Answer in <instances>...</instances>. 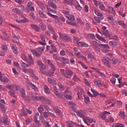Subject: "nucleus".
Wrapping results in <instances>:
<instances>
[{"label":"nucleus","instance_id":"23","mask_svg":"<svg viewBox=\"0 0 127 127\" xmlns=\"http://www.w3.org/2000/svg\"><path fill=\"white\" fill-rule=\"evenodd\" d=\"M48 81L50 84H51V85H56V81L50 78H48Z\"/></svg>","mask_w":127,"mask_h":127},{"label":"nucleus","instance_id":"4","mask_svg":"<svg viewBox=\"0 0 127 127\" xmlns=\"http://www.w3.org/2000/svg\"><path fill=\"white\" fill-rule=\"evenodd\" d=\"M99 49H101V51L103 53L106 54V53H108L109 52V50L107 48L109 49L110 47L108 45H104V44H99Z\"/></svg>","mask_w":127,"mask_h":127},{"label":"nucleus","instance_id":"39","mask_svg":"<svg viewBox=\"0 0 127 127\" xmlns=\"http://www.w3.org/2000/svg\"><path fill=\"white\" fill-rule=\"evenodd\" d=\"M69 104H70V105H71V109H72V110L73 111V112H74L75 113H76L77 110L76 109V107H75V104H74V103H72L71 102H69Z\"/></svg>","mask_w":127,"mask_h":127},{"label":"nucleus","instance_id":"33","mask_svg":"<svg viewBox=\"0 0 127 127\" xmlns=\"http://www.w3.org/2000/svg\"><path fill=\"white\" fill-rule=\"evenodd\" d=\"M47 63H48V64H49V65H51V67L52 70H55V67L52 64V62H51V61H50L49 60H47Z\"/></svg>","mask_w":127,"mask_h":127},{"label":"nucleus","instance_id":"47","mask_svg":"<svg viewBox=\"0 0 127 127\" xmlns=\"http://www.w3.org/2000/svg\"><path fill=\"white\" fill-rule=\"evenodd\" d=\"M60 61H65L66 62H69V60L67 58H65L63 57H60Z\"/></svg>","mask_w":127,"mask_h":127},{"label":"nucleus","instance_id":"41","mask_svg":"<svg viewBox=\"0 0 127 127\" xmlns=\"http://www.w3.org/2000/svg\"><path fill=\"white\" fill-rule=\"evenodd\" d=\"M73 81H74V82H77V81H80V79H79V77L77 76V75L76 74H74V75L72 77Z\"/></svg>","mask_w":127,"mask_h":127},{"label":"nucleus","instance_id":"52","mask_svg":"<svg viewBox=\"0 0 127 127\" xmlns=\"http://www.w3.org/2000/svg\"><path fill=\"white\" fill-rule=\"evenodd\" d=\"M44 103L46 105H50L51 104V101L49 99L46 98V99H45V101L44 102Z\"/></svg>","mask_w":127,"mask_h":127},{"label":"nucleus","instance_id":"19","mask_svg":"<svg viewBox=\"0 0 127 127\" xmlns=\"http://www.w3.org/2000/svg\"><path fill=\"white\" fill-rule=\"evenodd\" d=\"M0 80L1 82H2V83H4V84H6L7 82H9V79L5 77H0Z\"/></svg>","mask_w":127,"mask_h":127},{"label":"nucleus","instance_id":"29","mask_svg":"<svg viewBox=\"0 0 127 127\" xmlns=\"http://www.w3.org/2000/svg\"><path fill=\"white\" fill-rule=\"evenodd\" d=\"M118 23L119 25H121L124 27V28H126V29H127V26L125 24V22L122 20H120L118 21Z\"/></svg>","mask_w":127,"mask_h":127},{"label":"nucleus","instance_id":"49","mask_svg":"<svg viewBox=\"0 0 127 127\" xmlns=\"http://www.w3.org/2000/svg\"><path fill=\"white\" fill-rule=\"evenodd\" d=\"M64 97L66 98V99H67V100H71L72 99V96L71 95H69V93H67L64 95Z\"/></svg>","mask_w":127,"mask_h":127},{"label":"nucleus","instance_id":"12","mask_svg":"<svg viewBox=\"0 0 127 127\" xmlns=\"http://www.w3.org/2000/svg\"><path fill=\"white\" fill-rule=\"evenodd\" d=\"M87 58L88 59H89L91 61H94V60H96V58L95 57V56L93 55L91 52H88V53L87 54Z\"/></svg>","mask_w":127,"mask_h":127},{"label":"nucleus","instance_id":"51","mask_svg":"<svg viewBox=\"0 0 127 127\" xmlns=\"http://www.w3.org/2000/svg\"><path fill=\"white\" fill-rule=\"evenodd\" d=\"M21 66L22 68H26V67H28V66H29V64H26L24 62H22L21 64Z\"/></svg>","mask_w":127,"mask_h":127},{"label":"nucleus","instance_id":"26","mask_svg":"<svg viewBox=\"0 0 127 127\" xmlns=\"http://www.w3.org/2000/svg\"><path fill=\"white\" fill-rule=\"evenodd\" d=\"M0 108L1 109V111L2 112L3 114H4L5 112H6V109L4 107V105L1 103H0Z\"/></svg>","mask_w":127,"mask_h":127},{"label":"nucleus","instance_id":"5","mask_svg":"<svg viewBox=\"0 0 127 127\" xmlns=\"http://www.w3.org/2000/svg\"><path fill=\"white\" fill-rule=\"evenodd\" d=\"M102 34L104 35V36H106V37H108L109 39H112L111 38V33L109 31L107 30V27L105 26H103L102 27Z\"/></svg>","mask_w":127,"mask_h":127},{"label":"nucleus","instance_id":"18","mask_svg":"<svg viewBox=\"0 0 127 127\" xmlns=\"http://www.w3.org/2000/svg\"><path fill=\"white\" fill-rule=\"evenodd\" d=\"M28 84L29 85V86H30V87H31V88L34 90V91H38V88H37V87H36V86L33 84L32 83V82H28Z\"/></svg>","mask_w":127,"mask_h":127},{"label":"nucleus","instance_id":"32","mask_svg":"<svg viewBox=\"0 0 127 127\" xmlns=\"http://www.w3.org/2000/svg\"><path fill=\"white\" fill-rule=\"evenodd\" d=\"M64 2L69 5H73V1L72 0H64Z\"/></svg>","mask_w":127,"mask_h":127},{"label":"nucleus","instance_id":"61","mask_svg":"<svg viewBox=\"0 0 127 127\" xmlns=\"http://www.w3.org/2000/svg\"><path fill=\"white\" fill-rule=\"evenodd\" d=\"M1 48L3 51H6L7 50V46L3 45L1 46Z\"/></svg>","mask_w":127,"mask_h":127},{"label":"nucleus","instance_id":"24","mask_svg":"<svg viewBox=\"0 0 127 127\" xmlns=\"http://www.w3.org/2000/svg\"><path fill=\"white\" fill-rule=\"evenodd\" d=\"M109 43V45L112 47H115V46H117V45H118V43L115 41H111Z\"/></svg>","mask_w":127,"mask_h":127},{"label":"nucleus","instance_id":"56","mask_svg":"<svg viewBox=\"0 0 127 127\" xmlns=\"http://www.w3.org/2000/svg\"><path fill=\"white\" fill-rule=\"evenodd\" d=\"M38 117H39V113H36L34 117V121L35 123L36 122L38 121V120H37V118H38Z\"/></svg>","mask_w":127,"mask_h":127},{"label":"nucleus","instance_id":"7","mask_svg":"<svg viewBox=\"0 0 127 127\" xmlns=\"http://www.w3.org/2000/svg\"><path fill=\"white\" fill-rule=\"evenodd\" d=\"M91 46L95 51H97V52H100V51H101L99 45H98V43H97L96 41L91 42Z\"/></svg>","mask_w":127,"mask_h":127},{"label":"nucleus","instance_id":"2","mask_svg":"<svg viewBox=\"0 0 127 127\" xmlns=\"http://www.w3.org/2000/svg\"><path fill=\"white\" fill-rule=\"evenodd\" d=\"M61 73L64 78L68 79L69 76H73L74 72L71 69L65 68V69H61Z\"/></svg>","mask_w":127,"mask_h":127},{"label":"nucleus","instance_id":"48","mask_svg":"<svg viewBox=\"0 0 127 127\" xmlns=\"http://www.w3.org/2000/svg\"><path fill=\"white\" fill-rule=\"evenodd\" d=\"M52 34H53V39H55L56 41H57V36H56V33H55V31L52 32Z\"/></svg>","mask_w":127,"mask_h":127},{"label":"nucleus","instance_id":"27","mask_svg":"<svg viewBox=\"0 0 127 127\" xmlns=\"http://www.w3.org/2000/svg\"><path fill=\"white\" fill-rule=\"evenodd\" d=\"M94 83L95 85H96V86H98V87H101V86H102L100 80L94 79Z\"/></svg>","mask_w":127,"mask_h":127},{"label":"nucleus","instance_id":"34","mask_svg":"<svg viewBox=\"0 0 127 127\" xmlns=\"http://www.w3.org/2000/svg\"><path fill=\"white\" fill-rule=\"evenodd\" d=\"M39 13L40 16H41V17H43V18H47V17L45 15V14H44V13H43V11L42 10H40L39 11Z\"/></svg>","mask_w":127,"mask_h":127},{"label":"nucleus","instance_id":"60","mask_svg":"<svg viewBox=\"0 0 127 127\" xmlns=\"http://www.w3.org/2000/svg\"><path fill=\"white\" fill-rule=\"evenodd\" d=\"M113 103V99H108V100L105 101V104L106 105H110Z\"/></svg>","mask_w":127,"mask_h":127},{"label":"nucleus","instance_id":"55","mask_svg":"<svg viewBox=\"0 0 127 127\" xmlns=\"http://www.w3.org/2000/svg\"><path fill=\"white\" fill-rule=\"evenodd\" d=\"M75 55L77 57V58L79 59H80L81 57L83 56L80 52L75 53Z\"/></svg>","mask_w":127,"mask_h":127},{"label":"nucleus","instance_id":"9","mask_svg":"<svg viewBox=\"0 0 127 127\" xmlns=\"http://www.w3.org/2000/svg\"><path fill=\"white\" fill-rule=\"evenodd\" d=\"M27 113L29 115L32 114V111H30L28 109L25 108L22 109V113L20 114V116H27Z\"/></svg>","mask_w":127,"mask_h":127},{"label":"nucleus","instance_id":"22","mask_svg":"<svg viewBox=\"0 0 127 127\" xmlns=\"http://www.w3.org/2000/svg\"><path fill=\"white\" fill-rule=\"evenodd\" d=\"M66 18H68L69 20L70 21H74L75 20V17L73 16V15H67L66 16Z\"/></svg>","mask_w":127,"mask_h":127},{"label":"nucleus","instance_id":"15","mask_svg":"<svg viewBox=\"0 0 127 127\" xmlns=\"http://www.w3.org/2000/svg\"><path fill=\"white\" fill-rule=\"evenodd\" d=\"M28 60H27V62L29 63V65L31 66L32 65H34V62L33 61V59H32V57L31 55L28 56Z\"/></svg>","mask_w":127,"mask_h":127},{"label":"nucleus","instance_id":"40","mask_svg":"<svg viewBox=\"0 0 127 127\" xmlns=\"http://www.w3.org/2000/svg\"><path fill=\"white\" fill-rule=\"evenodd\" d=\"M55 70H54L52 69V70H50L47 72L48 76H50L51 77V76H53V74H54V71Z\"/></svg>","mask_w":127,"mask_h":127},{"label":"nucleus","instance_id":"44","mask_svg":"<svg viewBox=\"0 0 127 127\" xmlns=\"http://www.w3.org/2000/svg\"><path fill=\"white\" fill-rule=\"evenodd\" d=\"M33 53L35 54L36 56L37 57H40V56H41V53H38V51H36V50H33Z\"/></svg>","mask_w":127,"mask_h":127},{"label":"nucleus","instance_id":"1","mask_svg":"<svg viewBox=\"0 0 127 127\" xmlns=\"http://www.w3.org/2000/svg\"><path fill=\"white\" fill-rule=\"evenodd\" d=\"M6 87L7 88V89H9V90H10L9 92V94L10 95V96H11V97H14V98H15V97L14 96V92H15V91H18V89H19V86H17L15 84H7L6 85Z\"/></svg>","mask_w":127,"mask_h":127},{"label":"nucleus","instance_id":"42","mask_svg":"<svg viewBox=\"0 0 127 127\" xmlns=\"http://www.w3.org/2000/svg\"><path fill=\"white\" fill-rule=\"evenodd\" d=\"M52 17L55 18V22L56 23H57L60 20V18H59L58 16L52 15Z\"/></svg>","mask_w":127,"mask_h":127},{"label":"nucleus","instance_id":"43","mask_svg":"<svg viewBox=\"0 0 127 127\" xmlns=\"http://www.w3.org/2000/svg\"><path fill=\"white\" fill-rule=\"evenodd\" d=\"M91 92L93 93V98H96V97H97V96H99V92L93 90V89H91Z\"/></svg>","mask_w":127,"mask_h":127},{"label":"nucleus","instance_id":"45","mask_svg":"<svg viewBox=\"0 0 127 127\" xmlns=\"http://www.w3.org/2000/svg\"><path fill=\"white\" fill-rule=\"evenodd\" d=\"M103 19H101L100 17H94V20L97 23H100L101 22V20H103Z\"/></svg>","mask_w":127,"mask_h":127},{"label":"nucleus","instance_id":"62","mask_svg":"<svg viewBox=\"0 0 127 127\" xmlns=\"http://www.w3.org/2000/svg\"><path fill=\"white\" fill-rule=\"evenodd\" d=\"M46 99V97L43 96L39 97V101H41L42 103H44Z\"/></svg>","mask_w":127,"mask_h":127},{"label":"nucleus","instance_id":"59","mask_svg":"<svg viewBox=\"0 0 127 127\" xmlns=\"http://www.w3.org/2000/svg\"><path fill=\"white\" fill-rule=\"evenodd\" d=\"M114 118L112 117H110L109 120L106 119L107 123H110V122H111V123H114Z\"/></svg>","mask_w":127,"mask_h":127},{"label":"nucleus","instance_id":"8","mask_svg":"<svg viewBox=\"0 0 127 127\" xmlns=\"http://www.w3.org/2000/svg\"><path fill=\"white\" fill-rule=\"evenodd\" d=\"M2 33L3 34V36H0V38H1V39H2V40L9 41V38L10 37V35H8L7 33H6V32L5 31H3L2 32Z\"/></svg>","mask_w":127,"mask_h":127},{"label":"nucleus","instance_id":"57","mask_svg":"<svg viewBox=\"0 0 127 127\" xmlns=\"http://www.w3.org/2000/svg\"><path fill=\"white\" fill-rule=\"evenodd\" d=\"M38 111L39 112V113H40V114H41V113H42V112H43V111H44V108L43 107V105L42 106H40L38 108Z\"/></svg>","mask_w":127,"mask_h":127},{"label":"nucleus","instance_id":"21","mask_svg":"<svg viewBox=\"0 0 127 127\" xmlns=\"http://www.w3.org/2000/svg\"><path fill=\"white\" fill-rule=\"evenodd\" d=\"M25 10L26 12H29V11H34L35 9L34 7L31 6V7H27L26 6L25 8Z\"/></svg>","mask_w":127,"mask_h":127},{"label":"nucleus","instance_id":"11","mask_svg":"<svg viewBox=\"0 0 127 127\" xmlns=\"http://www.w3.org/2000/svg\"><path fill=\"white\" fill-rule=\"evenodd\" d=\"M76 113L77 115L79 117V118H82L84 119L85 117V115H84V114H85V111L78 110L77 111Z\"/></svg>","mask_w":127,"mask_h":127},{"label":"nucleus","instance_id":"30","mask_svg":"<svg viewBox=\"0 0 127 127\" xmlns=\"http://www.w3.org/2000/svg\"><path fill=\"white\" fill-rule=\"evenodd\" d=\"M44 90L45 93H46V94H50V91H49V88H48L47 85H44Z\"/></svg>","mask_w":127,"mask_h":127},{"label":"nucleus","instance_id":"3","mask_svg":"<svg viewBox=\"0 0 127 127\" xmlns=\"http://www.w3.org/2000/svg\"><path fill=\"white\" fill-rule=\"evenodd\" d=\"M48 113H49V112L48 111H45L43 113V116H41V123H42L45 126H46V127H51V126H50V125H49V123H48L47 121H46L45 120V119H44V118H45L46 119H47V118H48Z\"/></svg>","mask_w":127,"mask_h":127},{"label":"nucleus","instance_id":"37","mask_svg":"<svg viewBox=\"0 0 127 127\" xmlns=\"http://www.w3.org/2000/svg\"><path fill=\"white\" fill-rule=\"evenodd\" d=\"M29 15L30 16V19L32 20H34L35 19V16L34 15V13L33 12H31L29 14Z\"/></svg>","mask_w":127,"mask_h":127},{"label":"nucleus","instance_id":"14","mask_svg":"<svg viewBox=\"0 0 127 127\" xmlns=\"http://www.w3.org/2000/svg\"><path fill=\"white\" fill-rule=\"evenodd\" d=\"M30 27L32 29H33V30H35V31H36L37 32H39V31H40L39 27H38L37 25L35 24H31L30 25Z\"/></svg>","mask_w":127,"mask_h":127},{"label":"nucleus","instance_id":"63","mask_svg":"<svg viewBox=\"0 0 127 127\" xmlns=\"http://www.w3.org/2000/svg\"><path fill=\"white\" fill-rule=\"evenodd\" d=\"M109 8L110 9V10H111V13L112 14H116V11H115L113 7L109 6Z\"/></svg>","mask_w":127,"mask_h":127},{"label":"nucleus","instance_id":"17","mask_svg":"<svg viewBox=\"0 0 127 127\" xmlns=\"http://www.w3.org/2000/svg\"><path fill=\"white\" fill-rule=\"evenodd\" d=\"M74 6L76 9H77V10H78L79 11H80L82 9V7L80 6V4H79V2L77 1H76L74 2Z\"/></svg>","mask_w":127,"mask_h":127},{"label":"nucleus","instance_id":"64","mask_svg":"<svg viewBox=\"0 0 127 127\" xmlns=\"http://www.w3.org/2000/svg\"><path fill=\"white\" fill-rule=\"evenodd\" d=\"M113 127H124V125L123 124H116L113 126Z\"/></svg>","mask_w":127,"mask_h":127},{"label":"nucleus","instance_id":"54","mask_svg":"<svg viewBox=\"0 0 127 127\" xmlns=\"http://www.w3.org/2000/svg\"><path fill=\"white\" fill-rule=\"evenodd\" d=\"M87 121L89 122L90 123H96V120L95 119L88 118L87 119Z\"/></svg>","mask_w":127,"mask_h":127},{"label":"nucleus","instance_id":"13","mask_svg":"<svg viewBox=\"0 0 127 127\" xmlns=\"http://www.w3.org/2000/svg\"><path fill=\"white\" fill-rule=\"evenodd\" d=\"M37 64L41 69H42V70H45V68H46L45 65H44L41 61H38L37 62Z\"/></svg>","mask_w":127,"mask_h":127},{"label":"nucleus","instance_id":"20","mask_svg":"<svg viewBox=\"0 0 127 127\" xmlns=\"http://www.w3.org/2000/svg\"><path fill=\"white\" fill-rule=\"evenodd\" d=\"M48 4L51 7H52V8H54V9H57V6L52 1H49Z\"/></svg>","mask_w":127,"mask_h":127},{"label":"nucleus","instance_id":"46","mask_svg":"<svg viewBox=\"0 0 127 127\" xmlns=\"http://www.w3.org/2000/svg\"><path fill=\"white\" fill-rule=\"evenodd\" d=\"M98 5L100 9H101L102 10H105V5H104V4H103V3H99L98 4Z\"/></svg>","mask_w":127,"mask_h":127},{"label":"nucleus","instance_id":"36","mask_svg":"<svg viewBox=\"0 0 127 127\" xmlns=\"http://www.w3.org/2000/svg\"><path fill=\"white\" fill-rule=\"evenodd\" d=\"M87 38H89V39H95V35L92 33L88 34Z\"/></svg>","mask_w":127,"mask_h":127},{"label":"nucleus","instance_id":"10","mask_svg":"<svg viewBox=\"0 0 127 127\" xmlns=\"http://www.w3.org/2000/svg\"><path fill=\"white\" fill-rule=\"evenodd\" d=\"M102 63H103L107 68H111V64L109 62V59L105 58L102 59Z\"/></svg>","mask_w":127,"mask_h":127},{"label":"nucleus","instance_id":"25","mask_svg":"<svg viewBox=\"0 0 127 127\" xmlns=\"http://www.w3.org/2000/svg\"><path fill=\"white\" fill-rule=\"evenodd\" d=\"M39 25L41 30H43V31L46 30V25L42 23H40Z\"/></svg>","mask_w":127,"mask_h":127},{"label":"nucleus","instance_id":"50","mask_svg":"<svg viewBox=\"0 0 127 127\" xmlns=\"http://www.w3.org/2000/svg\"><path fill=\"white\" fill-rule=\"evenodd\" d=\"M119 116L120 118H122V119H124L125 118V112L123 111H120L119 113Z\"/></svg>","mask_w":127,"mask_h":127},{"label":"nucleus","instance_id":"53","mask_svg":"<svg viewBox=\"0 0 127 127\" xmlns=\"http://www.w3.org/2000/svg\"><path fill=\"white\" fill-rule=\"evenodd\" d=\"M40 37L42 40V41H43V42H46V39L45 37H44V36L42 34L40 35Z\"/></svg>","mask_w":127,"mask_h":127},{"label":"nucleus","instance_id":"16","mask_svg":"<svg viewBox=\"0 0 127 127\" xmlns=\"http://www.w3.org/2000/svg\"><path fill=\"white\" fill-rule=\"evenodd\" d=\"M95 13L98 16V17H100L101 19H104V16H103V14L100 12L99 10H95Z\"/></svg>","mask_w":127,"mask_h":127},{"label":"nucleus","instance_id":"58","mask_svg":"<svg viewBox=\"0 0 127 127\" xmlns=\"http://www.w3.org/2000/svg\"><path fill=\"white\" fill-rule=\"evenodd\" d=\"M21 57L22 59L24 60V61H26V62H27V58L26 57V56H25V55L22 54L21 55Z\"/></svg>","mask_w":127,"mask_h":127},{"label":"nucleus","instance_id":"31","mask_svg":"<svg viewBox=\"0 0 127 127\" xmlns=\"http://www.w3.org/2000/svg\"><path fill=\"white\" fill-rule=\"evenodd\" d=\"M83 97L84 98V103H85V104H90V98H89V97H86L85 94H83Z\"/></svg>","mask_w":127,"mask_h":127},{"label":"nucleus","instance_id":"6","mask_svg":"<svg viewBox=\"0 0 127 127\" xmlns=\"http://www.w3.org/2000/svg\"><path fill=\"white\" fill-rule=\"evenodd\" d=\"M58 34L60 35V38L62 39H64V40H66V41H71V38L68 35L66 34H62L59 32Z\"/></svg>","mask_w":127,"mask_h":127},{"label":"nucleus","instance_id":"35","mask_svg":"<svg viewBox=\"0 0 127 127\" xmlns=\"http://www.w3.org/2000/svg\"><path fill=\"white\" fill-rule=\"evenodd\" d=\"M11 48L13 53H14V54H17V48H16L15 46L13 45L11 47Z\"/></svg>","mask_w":127,"mask_h":127},{"label":"nucleus","instance_id":"28","mask_svg":"<svg viewBox=\"0 0 127 127\" xmlns=\"http://www.w3.org/2000/svg\"><path fill=\"white\" fill-rule=\"evenodd\" d=\"M20 94L22 98H26V95L25 94V90L24 89H22L20 91Z\"/></svg>","mask_w":127,"mask_h":127},{"label":"nucleus","instance_id":"38","mask_svg":"<svg viewBox=\"0 0 127 127\" xmlns=\"http://www.w3.org/2000/svg\"><path fill=\"white\" fill-rule=\"evenodd\" d=\"M44 48H45V46L38 47L37 48V52L41 53V52H43V51H44Z\"/></svg>","mask_w":127,"mask_h":127}]
</instances>
